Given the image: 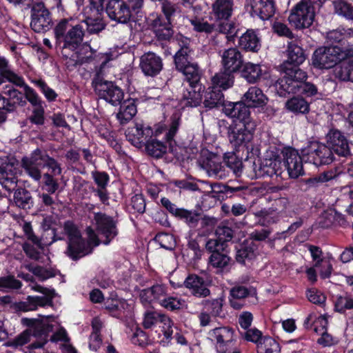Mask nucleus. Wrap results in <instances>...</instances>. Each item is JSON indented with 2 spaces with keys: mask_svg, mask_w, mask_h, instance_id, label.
I'll return each mask as SVG.
<instances>
[{
  "mask_svg": "<svg viewBox=\"0 0 353 353\" xmlns=\"http://www.w3.org/2000/svg\"><path fill=\"white\" fill-rule=\"evenodd\" d=\"M90 1V5L84 9L83 19L74 16L63 17L57 21L53 29L54 49L67 61L68 67L90 63L101 54L90 44L82 45L86 34L99 35L107 26L103 0Z\"/></svg>",
  "mask_w": 353,
  "mask_h": 353,
  "instance_id": "1",
  "label": "nucleus"
},
{
  "mask_svg": "<svg viewBox=\"0 0 353 353\" xmlns=\"http://www.w3.org/2000/svg\"><path fill=\"white\" fill-rule=\"evenodd\" d=\"M267 101L263 90H248L241 101H227L223 105V112L233 121L228 128L229 141L236 152L245 153L246 159H254L260 154L252 142L257 122L252 117L250 108L263 107Z\"/></svg>",
  "mask_w": 353,
  "mask_h": 353,
  "instance_id": "2",
  "label": "nucleus"
},
{
  "mask_svg": "<svg viewBox=\"0 0 353 353\" xmlns=\"http://www.w3.org/2000/svg\"><path fill=\"white\" fill-rule=\"evenodd\" d=\"M281 154L283 161L277 151L268 152L258 169L255 170L256 174L261 177L281 176L283 167L285 168L292 179H297L304 174L302 159L297 150L290 146L284 147Z\"/></svg>",
  "mask_w": 353,
  "mask_h": 353,
  "instance_id": "3",
  "label": "nucleus"
},
{
  "mask_svg": "<svg viewBox=\"0 0 353 353\" xmlns=\"http://www.w3.org/2000/svg\"><path fill=\"white\" fill-rule=\"evenodd\" d=\"M1 158V198L6 197L8 201L19 208L28 210L34 205V199L30 191L25 188H17V164L6 163Z\"/></svg>",
  "mask_w": 353,
  "mask_h": 353,
  "instance_id": "4",
  "label": "nucleus"
},
{
  "mask_svg": "<svg viewBox=\"0 0 353 353\" xmlns=\"http://www.w3.org/2000/svg\"><path fill=\"white\" fill-rule=\"evenodd\" d=\"M161 13L153 12L145 17L148 29L159 41H169L174 34L172 22L177 12V6L170 0L159 3Z\"/></svg>",
  "mask_w": 353,
  "mask_h": 353,
  "instance_id": "5",
  "label": "nucleus"
},
{
  "mask_svg": "<svg viewBox=\"0 0 353 353\" xmlns=\"http://www.w3.org/2000/svg\"><path fill=\"white\" fill-rule=\"evenodd\" d=\"M21 166L25 172L36 181L41 178V168H47L54 174H61L62 171L59 162L50 157L46 150L40 148L33 150L30 157H23L21 159Z\"/></svg>",
  "mask_w": 353,
  "mask_h": 353,
  "instance_id": "6",
  "label": "nucleus"
},
{
  "mask_svg": "<svg viewBox=\"0 0 353 353\" xmlns=\"http://www.w3.org/2000/svg\"><path fill=\"white\" fill-rule=\"evenodd\" d=\"M327 0H301L290 11V24L296 30L310 28L314 20L316 9H319Z\"/></svg>",
  "mask_w": 353,
  "mask_h": 353,
  "instance_id": "7",
  "label": "nucleus"
},
{
  "mask_svg": "<svg viewBox=\"0 0 353 353\" xmlns=\"http://www.w3.org/2000/svg\"><path fill=\"white\" fill-rule=\"evenodd\" d=\"M233 0H215L212 5V15L217 23V32L226 34L230 42H234L238 37L234 23L229 20L232 15Z\"/></svg>",
  "mask_w": 353,
  "mask_h": 353,
  "instance_id": "8",
  "label": "nucleus"
},
{
  "mask_svg": "<svg viewBox=\"0 0 353 353\" xmlns=\"http://www.w3.org/2000/svg\"><path fill=\"white\" fill-rule=\"evenodd\" d=\"M302 162L312 163L316 167L329 165L336 160L326 143L319 141H310L301 150Z\"/></svg>",
  "mask_w": 353,
  "mask_h": 353,
  "instance_id": "9",
  "label": "nucleus"
},
{
  "mask_svg": "<svg viewBox=\"0 0 353 353\" xmlns=\"http://www.w3.org/2000/svg\"><path fill=\"white\" fill-rule=\"evenodd\" d=\"M283 74V77L279 79H271L270 83L266 84V86L276 88L279 85V88H284L287 85V88H316L314 84L305 83L307 75L298 66H291V68L285 66Z\"/></svg>",
  "mask_w": 353,
  "mask_h": 353,
  "instance_id": "10",
  "label": "nucleus"
},
{
  "mask_svg": "<svg viewBox=\"0 0 353 353\" xmlns=\"http://www.w3.org/2000/svg\"><path fill=\"white\" fill-rule=\"evenodd\" d=\"M30 8V28L37 33H45L52 28L55 24L52 21V13L43 1H32L27 4Z\"/></svg>",
  "mask_w": 353,
  "mask_h": 353,
  "instance_id": "11",
  "label": "nucleus"
},
{
  "mask_svg": "<svg viewBox=\"0 0 353 353\" xmlns=\"http://www.w3.org/2000/svg\"><path fill=\"white\" fill-rule=\"evenodd\" d=\"M346 57L343 52L337 48L327 46L316 48L312 56V65L316 69H330L337 64L341 65L343 59Z\"/></svg>",
  "mask_w": 353,
  "mask_h": 353,
  "instance_id": "12",
  "label": "nucleus"
},
{
  "mask_svg": "<svg viewBox=\"0 0 353 353\" xmlns=\"http://www.w3.org/2000/svg\"><path fill=\"white\" fill-rule=\"evenodd\" d=\"M94 221L97 232L103 239L102 244L110 245L119 235L117 218L105 212H97L94 213Z\"/></svg>",
  "mask_w": 353,
  "mask_h": 353,
  "instance_id": "13",
  "label": "nucleus"
},
{
  "mask_svg": "<svg viewBox=\"0 0 353 353\" xmlns=\"http://www.w3.org/2000/svg\"><path fill=\"white\" fill-rule=\"evenodd\" d=\"M23 91L24 93L19 92V90H8V98L1 96V101H3V109L13 112L17 106H24L26 104V101H28L33 108L43 105L44 102L34 92V90H23Z\"/></svg>",
  "mask_w": 353,
  "mask_h": 353,
  "instance_id": "14",
  "label": "nucleus"
},
{
  "mask_svg": "<svg viewBox=\"0 0 353 353\" xmlns=\"http://www.w3.org/2000/svg\"><path fill=\"white\" fill-rule=\"evenodd\" d=\"M223 90H187L193 106L197 107L201 103L208 109L223 107L226 103L224 101Z\"/></svg>",
  "mask_w": 353,
  "mask_h": 353,
  "instance_id": "15",
  "label": "nucleus"
},
{
  "mask_svg": "<svg viewBox=\"0 0 353 353\" xmlns=\"http://www.w3.org/2000/svg\"><path fill=\"white\" fill-rule=\"evenodd\" d=\"M326 145L334 157L347 158L352 155L350 142L345 133L337 128H332L325 136Z\"/></svg>",
  "mask_w": 353,
  "mask_h": 353,
  "instance_id": "16",
  "label": "nucleus"
},
{
  "mask_svg": "<svg viewBox=\"0 0 353 353\" xmlns=\"http://www.w3.org/2000/svg\"><path fill=\"white\" fill-rule=\"evenodd\" d=\"M235 331L229 326L215 327L208 332L212 340L216 341L215 347L219 353H228L236 342Z\"/></svg>",
  "mask_w": 353,
  "mask_h": 353,
  "instance_id": "17",
  "label": "nucleus"
},
{
  "mask_svg": "<svg viewBox=\"0 0 353 353\" xmlns=\"http://www.w3.org/2000/svg\"><path fill=\"white\" fill-rule=\"evenodd\" d=\"M198 163L210 176L223 179L228 176V171L225 170L218 157L208 150L201 154Z\"/></svg>",
  "mask_w": 353,
  "mask_h": 353,
  "instance_id": "18",
  "label": "nucleus"
},
{
  "mask_svg": "<svg viewBox=\"0 0 353 353\" xmlns=\"http://www.w3.org/2000/svg\"><path fill=\"white\" fill-rule=\"evenodd\" d=\"M103 7L112 20L121 23L131 21L132 14L123 0H103Z\"/></svg>",
  "mask_w": 353,
  "mask_h": 353,
  "instance_id": "19",
  "label": "nucleus"
},
{
  "mask_svg": "<svg viewBox=\"0 0 353 353\" xmlns=\"http://www.w3.org/2000/svg\"><path fill=\"white\" fill-rule=\"evenodd\" d=\"M3 83H10L12 87L6 85L4 88H14L13 86L22 88H31L26 85L23 77L19 72L14 71L9 64L8 61L3 57H1V84Z\"/></svg>",
  "mask_w": 353,
  "mask_h": 353,
  "instance_id": "20",
  "label": "nucleus"
},
{
  "mask_svg": "<svg viewBox=\"0 0 353 353\" xmlns=\"http://www.w3.org/2000/svg\"><path fill=\"white\" fill-rule=\"evenodd\" d=\"M326 43L327 46L337 48L343 52L346 57L353 53V48L347 41L346 31L344 29L330 31L327 34Z\"/></svg>",
  "mask_w": 353,
  "mask_h": 353,
  "instance_id": "21",
  "label": "nucleus"
},
{
  "mask_svg": "<svg viewBox=\"0 0 353 353\" xmlns=\"http://www.w3.org/2000/svg\"><path fill=\"white\" fill-rule=\"evenodd\" d=\"M111 53H101L100 56L97 57L90 63L102 60L101 63L96 70V73L92 81L93 88H97L99 86L105 85L106 88H120L117 85H114L112 81L105 79L104 69L107 63L111 60Z\"/></svg>",
  "mask_w": 353,
  "mask_h": 353,
  "instance_id": "22",
  "label": "nucleus"
},
{
  "mask_svg": "<svg viewBox=\"0 0 353 353\" xmlns=\"http://www.w3.org/2000/svg\"><path fill=\"white\" fill-rule=\"evenodd\" d=\"M92 252V248L90 246L83 237L70 239L68 241L66 254L72 261H78L81 258Z\"/></svg>",
  "mask_w": 353,
  "mask_h": 353,
  "instance_id": "23",
  "label": "nucleus"
},
{
  "mask_svg": "<svg viewBox=\"0 0 353 353\" xmlns=\"http://www.w3.org/2000/svg\"><path fill=\"white\" fill-rule=\"evenodd\" d=\"M140 68L146 76L154 77L163 68L162 59L154 52L145 53L140 59Z\"/></svg>",
  "mask_w": 353,
  "mask_h": 353,
  "instance_id": "24",
  "label": "nucleus"
},
{
  "mask_svg": "<svg viewBox=\"0 0 353 353\" xmlns=\"http://www.w3.org/2000/svg\"><path fill=\"white\" fill-rule=\"evenodd\" d=\"M222 64L225 70L234 73L243 66L242 55L237 48L225 50L222 55Z\"/></svg>",
  "mask_w": 353,
  "mask_h": 353,
  "instance_id": "25",
  "label": "nucleus"
},
{
  "mask_svg": "<svg viewBox=\"0 0 353 353\" xmlns=\"http://www.w3.org/2000/svg\"><path fill=\"white\" fill-rule=\"evenodd\" d=\"M239 47L246 52H258L261 48V40L257 31L248 29L239 37Z\"/></svg>",
  "mask_w": 353,
  "mask_h": 353,
  "instance_id": "26",
  "label": "nucleus"
},
{
  "mask_svg": "<svg viewBox=\"0 0 353 353\" xmlns=\"http://www.w3.org/2000/svg\"><path fill=\"white\" fill-rule=\"evenodd\" d=\"M275 13L273 0H252L251 14L265 21L270 19Z\"/></svg>",
  "mask_w": 353,
  "mask_h": 353,
  "instance_id": "27",
  "label": "nucleus"
},
{
  "mask_svg": "<svg viewBox=\"0 0 353 353\" xmlns=\"http://www.w3.org/2000/svg\"><path fill=\"white\" fill-rule=\"evenodd\" d=\"M241 76L250 83H255L261 80H268L267 83H265L266 85V84H270L271 81V79H268L270 77L268 72L265 71L263 73L259 65L252 63H248L244 65L241 71Z\"/></svg>",
  "mask_w": 353,
  "mask_h": 353,
  "instance_id": "28",
  "label": "nucleus"
},
{
  "mask_svg": "<svg viewBox=\"0 0 353 353\" xmlns=\"http://www.w3.org/2000/svg\"><path fill=\"white\" fill-rule=\"evenodd\" d=\"M184 286L196 297H206L210 294L203 277L196 274H190L184 281Z\"/></svg>",
  "mask_w": 353,
  "mask_h": 353,
  "instance_id": "29",
  "label": "nucleus"
},
{
  "mask_svg": "<svg viewBox=\"0 0 353 353\" xmlns=\"http://www.w3.org/2000/svg\"><path fill=\"white\" fill-rule=\"evenodd\" d=\"M245 190V188L241 185L234 187L229 183L221 184L213 188L212 194L213 198L223 201L228 198L241 197Z\"/></svg>",
  "mask_w": 353,
  "mask_h": 353,
  "instance_id": "30",
  "label": "nucleus"
},
{
  "mask_svg": "<svg viewBox=\"0 0 353 353\" xmlns=\"http://www.w3.org/2000/svg\"><path fill=\"white\" fill-rule=\"evenodd\" d=\"M181 121V113L178 111H175L170 118L169 128L165 134L164 139L168 143L169 151L171 153L174 152V148L176 145L174 137L179 130Z\"/></svg>",
  "mask_w": 353,
  "mask_h": 353,
  "instance_id": "31",
  "label": "nucleus"
},
{
  "mask_svg": "<svg viewBox=\"0 0 353 353\" xmlns=\"http://www.w3.org/2000/svg\"><path fill=\"white\" fill-rule=\"evenodd\" d=\"M257 250L256 245L254 241L245 240L244 242L239 245L236 253V261L244 265L246 263L252 261L256 256V251Z\"/></svg>",
  "mask_w": 353,
  "mask_h": 353,
  "instance_id": "32",
  "label": "nucleus"
},
{
  "mask_svg": "<svg viewBox=\"0 0 353 353\" xmlns=\"http://www.w3.org/2000/svg\"><path fill=\"white\" fill-rule=\"evenodd\" d=\"M130 99L124 100L121 103L119 110L116 114V117L121 125L127 124L137 112L134 99H132V101Z\"/></svg>",
  "mask_w": 353,
  "mask_h": 353,
  "instance_id": "33",
  "label": "nucleus"
},
{
  "mask_svg": "<svg viewBox=\"0 0 353 353\" xmlns=\"http://www.w3.org/2000/svg\"><path fill=\"white\" fill-rule=\"evenodd\" d=\"M125 299H119L117 294L112 292L110 297L105 300L104 307L111 316L119 318L125 310Z\"/></svg>",
  "mask_w": 353,
  "mask_h": 353,
  "instance_id": "34",
  "label": "nucleus"
},
{
  "mask_svg": "<svg viewBox=\"0 0 353 353\" xmlns=\"http://www.w3.org/2000/svg\"><path fill=\"white\" fill-rule=\"evenodd\" d=\"M287 52L288 59L284 63L285 66H287V65L299 66L306 59L305 50L301 46L292 42L288 44Z\"/></svg>",
  "mask_w": 353,
  "mask_h": 353,
  "instance_id": "35",
  "label": "nucleus"
},
{
  "mask_svg": "<svg viewBox=\"0 0 353 353\" xmlns=\"http://www.w3.org/2000/svg\"><path fill=\"white\" fill-rule=\"evenodd\" d=\"M285 108L294 114H306L310 112V103L301 96H294L287 100Z\"/></svg>",
  "mask_w": 353,
  "mask_h": 353,
  "instance_id": "36",
  "label": "nucleus"
},
{
  "mask_svg": "<svg viewBox=\"0 0 353 353\" xmlns=\"http://www.w3.org/2000/svg\"><path fill=\"white\" fill-rule=\"evenodd\" d=\"M234 74L228 70L216 73L211 79L212 85L208 88H230L234 84Z\"/></svg>",
  "mask_w": 353,
  "mask_h": 353,
  "instance_id": "37",
  "label": "nucleus"
},
{
  "mask_svg": "<svg viewBox=\"0 0 353 353\" xmlns=\"http://www.w3.org/2000/svg\"><path fill=\"white\" fill-rule=\"evenodd\" d=\"M242 158H239L236 152H227L224 154L223 165L225 170L231 171L237 176H239L243 171Z\"/></svg>",
  "mask_w": 353,
  "mask_h": 353,
  "instance_id": "38",
  "label": "nucleus"
},
{
  "mask_svg": "<svg viewBox=\"0 0 353 353\" xmlns=\"http://www.w3.org/2000/svg\"><path fill=\"white\" fill-rule=\"evenodd\" d=\"M201 218V210H188L181 208L176 219L184 222L188 227L194 228L198 225Z\"/></svg>",
  "mask_w": 353,
  "mask_h": 353,
  "instance_id": "39",
  "label": "nucleus"
},
{
  "mask_svg": "<svg viewBox=\"0 0 353 353\" xmlns=\"http://www.w3.org/2000/svg\"><path fill=\"white\" fill-rule=\"evenodd\" d=\"M230 261V257L223 252H215L209 257L208 265L212 268H216V272L219 273L228 269Z\"/></svg>",
  "mask_w": 353,
  "mask_h": 353,
  "instance_id": "40",
  "label": "nucleus"
},
{
  "mask_svg": "<svg viewBox=\"0 0 353 353\" xmlns=\"http://www.w3.org/2000/svg\"><path fill=\"white\" fill-rule=\"evenodd\" d=\"M100 99L112 105H121L123 103L124 92L123 90H94Z\"/></svg>",
  "mask_w": 353,
  "mask_h": 353,
  "instance_id": "41",
  "label": "nucleus"
},
{
  "mask_svg": "<svg viewBox=\"0 0 353 353\" xmlns=\"http://www.w3.org/2000/svg\"><path fill=\"white\" fill-rule=\"evenodd\" d=\"M185 76V79L188 82L192 88H195L198 85H201L200 83L202 75L197 63H194L191 65H188L186 68L181 71Z\"/></svg>",
  "mask_w": 353,
  "mask_h": 353,
  "instance_id": "42",
  "label": "nucleus"
},
{
  "mask_svg": "<svg viewBox=\"0 0 353 353\" xmlns=\"http://www.w3.org/2000/svg\"><path fill=\"white\" fill-rule=\"evenodd\" d=\"M167 144L168 143H166L165 141H160L154 138L143 146L145 147V151L148 155L156 159H159L166 153L168 149Z\"/></svg>",
  "mask_w": 353,
  "mask_h": 353,
  "instance_id": "43",
  "label": "nucleus"
},
{
  "mask_svg": "<svg viewBox=\"0 0 353 353\" xmlns=\"http://www.w3.org/2000/svg\"><path fill=\"white\" fill-rule=\"evenodd\" d=\"M236 234V230L232 225H229L228 223L223 222L218 225L215 230L216 236L228 247V243L234 241L233 239Z\"/></svg>",
  "mask_w": 353,
  "mask_h": 353,
  "instance_id": "44",
  "label": "nucleus"
},
{
  "mask_svg": "<svg viewBox=\"0 0 353 353\" xmlns=\"http://www.w3.org/2000/svg\"><path fill=\"white\" fill-rule=\"evenodd\" d=\"M328 321L325 316L320 315L316 316V314L311 313L305 318L303 322V325L307 330H313L316 333H319V329L321 327L323 330L325 326H327Z\"/></svg>",
  "mask_w": 353,
  "mask_h": 353,
  "instance_id": "45",
  "label": "nucleus"
},
{
  "mask_svg": "<svg viewBox=\"0 0 353 353\" xmlns=\"http://www.w3.org/2000/svg\"><path fill=\"white\" fill-rule=\"evenodd\" d=\"M335 12L347 20L353 21L352 0H338L334 2Z\"/></svg>",
  "mask_w": 353,
  "mask_h": 353,
  "instance_id": "46",
  "label": "nucleus"
},
{
  "mask_svg": "<svg viewBox=\"0 0 353 353\" xmlns=\"http://www.w3.org/2000/svg\"><path fill=\"white\" fill-rule=\"evenodd\" d=\"M170 184L183 191L196 192L200 190L196 179L191 175L183 179H173Z\"/></svg>",
  "mask_w": 353,
  "mask_h": 353,
  "instance_id": "47",
  "label": "nucleus"
},
{
  "mask_svg": "<svg viewBox=\"0 0 353 353\" xmlns=\"http://www.w3.org/2000/svg\"><path fill=\"white\" fill-rule=\"evenodd\" d=\"M257 353H281L280 344L272 337L265 336L263 341L258 344Z\"/></svg>",
  "mask_w": 353,
  "mask_h": 353,
  "instance_id": "48",
  "label": "nucleus"
},
{
  "mask_svg": "<svg viewBox=\"0 0 353 353\" xmlns=\"http://www.w3.org/2000/svg\"><path fill=\"white\" fill-rule=\"evenodd\" d=\"M190 23L193 26V30L196 32L210 34L214 31H217L216 23H210L203 18L195 17L190 20Z\"/></svg>",
  "mask_w": 353,
  "mask_h": 353,
  "instance_id": "49",
  "label": "nucleus"
},
{
  "mask_svg": "<svg viewBox=\"0 0 353 353\" xmlns=\"http://www.w3.org/2000/svg\"><path fill=\"white\" fill-rule=\"evenodd\" d=\"M338 73L343 81L353 82V53L343 59Z\"/></svg>",
  "mask_w": 353,
  "mask_h": 353,
  "instance_id": "50",
  "label": "nucleus"
},
{
  "mask_svg": "<svg viewBox=\"0 0 353 353\" xmlns=\"http://www.w3.org/2000/svg\"><path fill=\"white\" fill-rule=\"evenodd\" d=\"M165 316L153 310H147L143 314L142 325L145 329H151L158 323L163 322Z\"/></svg>",
  "mask_w": 353,
  "mask_h": 353,
  "instance_id": "51",
  "label": "nucleus"
},
{
  "mask_svg": "<svg viewBox=\"0 0 353 353\" xmlns=\"http://www.w3.org/2000/svg\"><path fill=\"white\" fill-rule=\"evenodd\" d=\"M132 334L130 336L131 343L134 345L144 347L148 345L149 337L148 334L140 327L136 325L132 330Z\"/></svg>",
  "mask_w": 353,
  "mask_h": 353,
  "instance_id": "52",
  "label": "nucleus"
},
{
  "mask_svg": "<svg viewBox=\"0 0 353 353\" xmlns=\"http://www.w3.org/2000/svg\"><path fill=\"white\" fill-rule=\"evenodd\" d=\"M241 337L248 342H252L256 345L263 341L265 336L263 335L261 331L256 327L245 329L244 332H240Z\"/></svg>",
  "mask_w": 353,
  "mask_h": 353,
  "instance_id": "53",
  "label": "nucleus"
},
{
  "mask_svg": "<svg viewBox=\"0 0 353 353\" xmlns=\"http://www.w3.org/2000/svg\"><path fill=\"white\" fill-rule=\"evenodd\" d=\"M190 52L177 51L174 56V62L176 69L181 72L194 63L190 61Z\"/></svg>",
  "mask_w": 353,
  "mask_h": 353,
  "instance_id": "54",
  "label": "nucleus"
},
{
  "mask_svg": "<svg viewBox=\"0 0 353 353\" xmlns=\"http://www.w3.org/2000/svg\"><path fill=\"white\" fill-rule=\"evenodd\" d=\"M154 240L160 245L161 248L167 250H172L175 248L174 236L168 233L159 232L155 235Z\"/></svg>",
  "mask_w": 353,
  "mask_h": 353,
  "instance_id": "55",
  "label": "nucleus"
},
{
  "mask_svg": "<svg viewBox=\"0 0 353 353\" xmlns=\"http://www.w3.org/2000/svg\"><path fill=\"white\" fill-rule=\"evenodd\" d=\"M54 175L52 172H47L43 175V189L49 194H54L59 188L58 181L54 178Z\"/></svg>",
  "mask_w": 353,
  "mask_h": 353,
  "instance_id": "56",
  "label": "nucleus"
},
{
  "mask_svg": "<svg viewBox=\"0 0 353 353\" xmlns=\"http://www.w3.org/2000/svg\"><path fill=\"white\" fill-rule=\"evenodd\" d=\"M257 216L260 218L259 221L263 225H268L276 223L279 221L278 213L274 211L269 212L266 210H262L257 213Z\"/></svg>",
  "mask_w": 353,
  "mask_h": 353,
  "instance_id": "57",
  "label": "nucleus"
},
{
  "mask_svg": "<svg viewBox=\"0 0 353 353\" xmlns=\"http://www.w3.org/2000/svg\"><path fill=\"white\" fill-rule=\"evenodd\" d=\"M159 305L168 311L174 312L181 308V299L177 297L165 295V297L161 300Z\"/></svg>",
  "mask_w": 353,
  "mask_h": 353,
  "instance_id": "58",
  "label": "nucleus"
},
{
  "mask_svg": "<svg viewBox=\"0 0 353 353\" xmlns=\"http://www.w3.org/2000/svg\"><path fill=\"white\" fill-rule=\"evenodd\" d=\"M45 110L43 105H39L33 108L32 114L29 117V120L32 124L37 125H42L45 123Z\"/></svg>",
  "mask_w": 353,
  "mask_h": 353,
  "instance_id": "59",
  "label": "nucleus"
},
{
  "mask_svg": "<svg viewBox=\"0 0 353 353\" xmlns=\"http://www.w3.org/2000/svg\"><path fill=\"white\" fill-rule=\"evenodd\" d=\"M92 178L97 185V188L105 189L110 181L109 174L104 171H94L92 172Z\"/></svg>",
  "mask_w": 353,
  "mask_h": 353,
  "instance_id": "60",
  "label": "nucleus"
},
{
  "mask_svg": "<svg viewBox=\"0 0 353 353\" xmlns=\"http://www.w3.org/2000/svg\"><path fill=\"white\" fill-rule=\"evenodd\" d=\"M205 248L207 252L212 254L215 253V252H223L227 248L216 237V239H208L205 242Z\"/></svg>",
  "mask_w": 353,
  "mask_h": 353,
  "instance_id": "61",
  "label": "nucleus"
},
{
  "mask_svg": "<svg viewBox=\"0 0 353 353\" xmlns=\"http://www.w3.org/2000/svg\"><path fill=\"white\" fill-rule=\"evenodd\" d=\"M174 41L176 42L177 46H179V50L177 51H183V52H192L190 48V38L184 36L181 33L179 32L174 37L172 36Z\"/></svg>",
  "mask_w": 353,
  "mask_h": 353,
  "instance_id": "62",
  "label": "nucleus"
},
{
  "mask_svg": "<svg viewBox=\"0 0 353 353\" xmlns=\"http://www.w3.org/2000/svg\"><path fill=\"white\" fill-rule=\"evenodd\" d=\"M306 296L309 301L319 305L323 304L326 300V297L316 288L308 289Z\"/></svg>",
  "mask_w": 353,
  "mask_h": 353,
  "instance_id": "63",
  "label": "nucleus"
},
{
  "mask_svg": "<svg viewBox=\"0 0 353 353\" xmlns=\"http://www.w3.org/2000/svg\"><path fill=\"white\" fill-rule=\"evenodd\" d=\"M63 230L68 236V241L82 236L80 230L72 221H66L64 222Z\"/></svg>",
  "mask_w": 353,
  "mask_h": 353,
  "instance_id": "64",
  "label": "nucleus"
}]
</instances>
